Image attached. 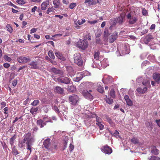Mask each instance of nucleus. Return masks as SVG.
<instances>
[{"mask_svg":"<svg viewBox=\"0 0 160 160\" xmlns=\"http://www.w3.org/2000/svg\"><path fill=\"white\" fill-rule=\"evenodd\" d=\"M23 139L27 145V149L30 150L31 153L32 152L31 147L32 143L34 141L33 137L31 136V133L30 132H28L24 135Z\"/></svg>","mask_w":160,"mask_h":160,"instance_id":"nucleus-1","label":"nucleus"},{"mask_svg":"<svg viewBox=\"0 0 160 160\" xmlns=\"http://www.w3.org/2000/svg\"><path fill=\"white\" fill-rule=\"evenodd\" d=\"M74 62L78 66H81L82 65L83 61L81 57V54L79 53H76L74 55Z\"/></svg>","mask_w":160,"mask_h":160,"instance_id":"nucleus-2","label":"nucleus"},{"mask_svg":"<svg viewBox=\"0 0 160 160\" xmlns=\"http://www.w3.org/2000/svg\"><path fill=\"white\" fill-rule=\"evenodd\" d=\"M88 46V43L87 41L85 40L80 39L77 42V46L78 48L83 50H85Z\"/></svg>","mask_w":160,"mask_h":160,"instance_id":"nucleus-3","label":"nucleus"},{"mask_svg":"<svg viewBox=\"0 0 160 160\" xmlns=\"http://www.w3.org/2000/svg\"><path fill=\"white\" fill-rule=\"evenodd\" d=\"M92 92V91L89 90L88 91L87 90H84L82 92L83 96L89 100H92L93 99V97L91 92Z\"/></svg>","mask_w":160,"mask_h":160,"instance_id":"nucleus-4","label":"nucleus"},{"mask_svg":"<svg viewBox=\"0 0 160 160\" xmlns=\"http://www.w3.org/2000/svg\"><path fill=\"white\" fill-rule=\"evenodd\" d=\"M124 18L123 16L120 15L118 18H114L113 21L112 22V25H115L117 24H119V25H122L123 23V19Z\"/></svg>","mask_w":160,"mask_h":160,"instance_id":"nucleus-5","label":"nucleus"},{"mask_svg":"<svg viewBox=\"0 0 160 160\" xmlns=\"http://www.w3.org/2000/svg\"><path fill=\"white\" fill-rule=\"evenodd\" d=\"M17 59L19 62L22 64L26 63L31 60L29 56L26 57L23 56L18 57Z\"/></svg>","mask_w":160,"mask_h":160,"instance_id":"nucleus-6","label":"nucleus"},{"mask_svg":"<svg viewBox=\"0 0 160 160\" xmlns=\"http://www.w3.org/2000/svg\"><path fill=\"white\" fill-rule=\"evenodd\" d=\"M62 83H64L65 84H69L68 86V89L69 91L71 92H74L76 90V88L75 87L72 85V84H70V81H60Z\"/></svg>","mask_w":160,"mask_h":160,"instance_id":"nucleus-7","label":"nucleus"},{"mask_svg":"<svg viewBox=\"0 0 160 160\" xmlns=\"http://www.w3.org/2000/svg\"><path fill=\"white\" fill-rule=\"evenodd\" d=\"M79 99L78 97L75 95L70 96L69 98V101L73 105L77 104Z\"/></svg>","mask_w":160,"mask_h":160,"instance_id":"nucleus-8","label":"nucleus"},{"mask_svg":"<svg viewBox=\"0 0 160 160\" xmlns=\"http://www.w3.org/2000/svg\"><path fill=\"white\" fill-rule=\"evenodd\" d=\"M127 18L129 19L128 22L130 24H133L137 22L138 18L137 17L132 16L130 13H129L127 15Z\"/></svg>","mask_w":160,"mask_h":160,"instance_id":"nucleus-9","label":"nucleus"},{"mask_svg":"<svg viewBox=\"0 0 160 160\" xmlns=\"http://www.w3.org/2000/svg\"><path fill=\"white\" fill-rule=\"evenodd\" d=\"M102 152L106 154H109L112 152V150L111 148L108 146L106 145L103 146L101 149Z\"/></svg>","mask_w":160,"mask_h":160,"instance_id":"nucleus-10","label":"nucleus"},{"mask_svg":"<svg viewBox=\"0 0 160 160\" xmlns=\"http://www.w3.org/2000/svg\"><path fill=\"white\" fill-rule=\"evenodd\" d=\"M50 141L51 140L50 138H47L43 142V145L45 148L48 149H51V146L50 144Z\"/></svg>","mask_w":160,"mask_h":160,"instance_id":"nucleus-11","label":"nucleus"},{"mask_svg":"<svg viewBox=\"0 0 160 160\" xmlns=\"http://www.w3.org/2000/svg\"><path fill=\"white\" fill-rule=\"evenodd\" d=\"M153 39V36L151 34L147 35L143 39V42L146 44H147Z\"/></svg>","mask_w":160,"mask_h":160,"instance_id":"nucleus-12","label":"nucleus"},{"mask_svg":"<svg viewBox=\"0 0 160 160\" xmlns=\"http://www.w3.org/2000/svg\"><path fill=\"white\" fill-rule=\"evenodd\" d=\"M51 71L53 73L59 75L60 77H62L63 75V72L62 71L57 69L55 68H52L51 69Z\"/></svg>","mask_w":160,"mask_h":160,"instance_id":"nucleus-13","label":"nucleus"},{"mask_svg":"<svg viewBox=\"0 0 160 160\" xmlns=\"http://www.w3.org/2000/svg\"><path fill=\"white\" fill-rule=\"evenodd\" d=\"M36 123L37 126L40 128H43L46 125L42 119H39L37 120Z\"/></svg>","mask_w":160,"mask_h":160,"instance_id":"nucleus-14","label":"nucleus"},{"mask_svg":"<svg viewBox=\"0 0 160 160\" xmlns=\"http://www.w3.org/2000/svg\"><path fill=\"white\" fill-rule=\"evenodd\" d=\"M54 91L55 92L60 94H63L64 93V90L61 87L57 86L54 89Z\"/></svg>","mask_w":160,"mask_h":160,"instance_id":"nucleus-15","label":"nucleus"},{"mask_svg":"<svg viewBox=\"0 0 160 160\" xmlns=\"http://www.w3.org/2000/svg\"><path fill=\"white\" fill-rule=\"evenodd\" d=\"M46 125L47 123H52V121L51 118L47 116H45L42 119Z\"/></svg>","mask_w":160,"mask_h":160,"instance_id":"nucleus-16","label":"nucleus"},{"mask_svg":"<svg viewBox=\"0 0 160 160\" xmlns=\"http://www.w3.org/2000/svg\"><path fill=\"white\" fill-rule=\"evenodd\" d=\"M124 99L126 101L127 105L129 106H131L132 105L133 102L129 98V96L128 95H125L124 96Z\"/></svg>","mask_w":160,"mask_h":160,"instance_id":"nucleus-17","label":"nucleus"},{"mask_svg":"<svg viewBox=\"0 0 160 160\" xmlns=\"http://www.w3.org/2000/svg\"><path fill=\"white\" fill-rule=\"evenodd\" d=\"M147 89L146 87H145L143 89L141 88H137L136 90L139 93L144 94L147 92Z\"/></svg>","mask_w":160,"mask_h":160,"instance_id":"nucleus-18","label":"nucleus"},{"mask_svg":"<svg viewBox=\"0 0 160 160\" xmlns=\"http://www.w3.org/2000/svg\"><path fill=\"white\" fill-rule=\"evenodd\" d=\"M55 55L58 58L63 61H65L66 60V58L62 56V54L60 52H56L55 53Z\"/></svg>","mask_w":160,"mask_h":160,"instance_id":"nucleus-19","label":"nucleus"},{"mask_svg":"<svg viewBox=\"0 0 160 160\" xmlns=\"http://www.w3.org/2000/svg\"><path fill=\"white\" fill-rule=\"evenodd\" d=\"M49 2L48 0H47L46 2H43L41 5V9L42 10H44L46 9L48 5L49 4Z\"/></svg>","mask_w":160,"mask_h":160,"instance_id":"nucleus-20","label":"nucleus"},{"mask_svg":"<svg viewBox=\"0 0 160 160\" xmlns=\"http://www.w3.org/2000/svg\"><path fill=\"white\" fill-rule=\"evenodd\" d=\"M151 151L152 153L155 155H158L159 153V151L155 146H153L152 148Z\"/></svg>","mask_w":160,"mask_h":160,"instance_id":"nucleus-21","label":"nucleus"},{"mask_svg":"<svg viewBox=\"0 0 160 160\" xmlns=\"http://www.w3.org/2000/svg\"><path fill=\"white\" fill-rule=\"evenodd\" d=\"M29 65L31 66V68L36 69L38 68V62H37L32 61L29 63Z\"/></svg>","mask_w":160,"mask_h":160,"instance_id":"nucleus-22","label":"nucleus"},{"mask_svg":"<svg viewBox=\"0 0 160 160\" xmlns=\"http://www.w3.org/2000/svg\"><path fill=\"white\" fill-rule=\"evenodd\" d=\"M152 77L154 80H160V74L158 72L154 73Z\"/></svg>","mask_w":160,"mask_h":160,"instance_id":"nucleus-23","label":"nucleus"},{"mask_svg":"<svg viewBox=\"0 0 160 160\" xmlns=\"http://www.w3.org/2000/svg\"><path fill=\"white\" fill-rule=\"evenodd\" d=\"M131 142L132 143L136 144L139 143V141L138 139L135 137H133L131 140Z\"/></svg>","mask_w":160,"mask_h":160,"instance_id":"nucleus-24","label":"nucleus"},{"mask_svg":"<svg viewBox=\"0 0 160 160\" xmlns=\"http://www.w3.org/2000/svg\"><path fill=\"white\" fill-rule=\"evenodd\" d=\"M123 48L124 49V50L126 52V54H128L130 52V49L128 46V44H125L124 45Z\"/></svg>","mask_w":160,"mask_h":160,"instance_id":"nucleus-25","label":"nucleus"},{"mask_svg":"<svg viewBox=\"0 0 160 160\" xmlns=\"http://www.w3.org/2000/svg\"><path fill=\"white\" fill-rule=\"evenodd\" d=\"M53 4L54 5V7L55 8H59L60 5L59 0H53Z\"/></svg>","mask_w":160,"mask_h":160,"instance_id":"nucleus-26","label":"nucleus"},{"mask_svg":"<svg viewBox=\"0 0 160 160\" xmlns=\"http://www.w3.org/2000/svg\"><path fill=\"white\" fill-rule=\"evenodd\" d=\"M104 100L107 103H108L109 104H112L113 102V100L111 98L107 97V96H106V98H104Z\"/></svg>","mask_w":160,"mask_h":160,"instance_id":"nucleus-27","label":"nucleus"},{"mask_svg":"<svg viewBox=\"0 0 160 160\" xmlns=\"http://www.w3.org/2000/svg\"><path fill=\"white\" fill-rule=\"evenodd\" d=\"M39 108L38 107H32L31 108L30 112L32 114H36V112L38 111Z\"/></svg>","mask_w":160,"mask_h":160,"instance_id":"nucleus-28","label":"nucleus"},{"mask_svg":"<svg viewBox=\"0 0 160 160\" xmlns=\"http://www.w3.org/2000/svg\"><path fill=\"white\" fill-rule=\"evenodd\" d=\"M115 91L113 89H111L110 92V96L112 98L115 97Z\"/></svg>","mask_w":160,"mask_h":160,"instance_id":"nucleus-29","label":"nucleus"},{"mask_svg":"<svg viewBox=\"0 0 160 160\" xmlns=\"http://www.w3.org/2000/svg\"><path fill=\"white\" fill-rule=\"evenodd\" d=\"M26 143L24 141L23 139L22 141H19L18 144V146L19 147L21 148H24L25 146V143Z\"/></svg>","mask_w":160,"mask_h":160,"instance_id":"nucleus-30","label":"nucleus"},{"mask_svg":"<svg viewBox=\"0 0 160 160\" xmlns=\"http://www.w3.org/2000/svg\"><path fill=\"white\" fill-rule=\"evenodd\" d=\"M48 55L49 57L52 59H54L55 58L54 53L52 50H50L48 52Z\"/></svg>","mask_w":160,"mask_h":160,"instance_id":"nucleus-31","label":"nucleus"},{"mask_svg":"<svg viewBox=\"0 0 160 160\" xmlns=\"http://www.w3.org/2000/svg\"><path fill=\"white\" fill-rule=\"evenodd\" d=\"M112 78L110 76L107 75L104 76L102 80H110L112 79Z\"/></svg>","mask_w":160,"mask_h":160,"instance_id":"nucleus-32","label":"nucleus"},{"mask_svg":"<svg viewBox=\"0 0 160 160\" xmlns=\"http://www.w3.org/2000/svg\"><path fill=\"white\" fill-rule=\"evenodd\" d=\"M12 152L13 153V155L15 156H16L19 153L17 149L15 146L12 149Z\"/></svg>","mask_w":160,"mask_h":160,"instance_id":"nucleus-33","label":"nucleus"},{"mask_svg":"<svg viewBox=\"0 0 160 160\" xmlns=\"http://www.w3.org/2000/svg\"><path fill=\"white\" fill-rule=\"evenodd\" d=\"M117 39V35H116L115 36L113 37L112 36L109 39V42L110 43H112L116 39Z\"/></svg>","mask_w":160,"mask_h":160,"instance_id":"nucleus-34","label":"nucleus"},{"mask_svg":"<svg viewBox=\"0 0 160 160\" xmlns=\"http://www.w3.org/2000/svg\"><path fill=\"white\" fill-rule=\"evenodd\" d=\"M97 91L100 93H103L104 92V89L101 86H98L97 88Z\"/></svg>","mask_w":160,"mask_h":160,"instance_id":"nucleus-35","label":"nucleus"},{"mask_svg":"<svg viewBox=\"0 0 160 160\" xmlns=\"http://www.w3.org/2000/svg\"><path fill=\"white\" fill-rule=\"evenodd\" d=\"M100 52L99 51L96 52L94 54V57L95 59L97 60L99 58V55Z\"/></svg>","mask_w":160,"mask_h":160,"instance_id":"nucleus-36","label":"nucleus"},{"mask_svg":"<svg viewBox=\"0 0 160 160\" xmlns=\"http://www.w3.org/2000/svg\"><path fill=\"white\" fill-rule=\"evenodd\" d=\"M149 160H160V158L157 156H152L150 157Z\"/></svg>","mask_w":160,"mask_h":160,"instance_id":"nucleus-37","label":"nucleus"},{"mask_svg":"<svg viewBox=\"0 0 160 160\" xmlns=\"http://www.w3.org/2000/svg\"><path fill=\"white\" fill-rule=\"evenodd\" d=\"M39 103V101L38 100H35L33 102L31 103V104L33 106H36Z\"/></svg>","mask_w":160,"mask_h":160,"instance_id":"nucleus-38","label":"nucleus"},{"mask_svg":"<svg viewBox=\"0 0 160 160\" xmlns=\"http://www.w3.org/2000/svg\"><path fill=\"white\" fill-rule=\"evenodd\" d=\"M102 122H96V124L99 128L100 129L102 130L104 128V125L102 124Z\"/></svg>","mask_w":160,"mask_h":160,"instance_id":"nucleus-39","label":"nucleus"},{"mask_svg":"<svg viewBox=\"0 0 160 160\" xmlns=\"http://www.w3.org/2000/svg\"><path fill=\"white\" fill-rule=\"evenodd\" d=\"M84 40L86 41L87 40H91V36L90 33H88L85 35V39Z\"/></svg>","mask_w":160,"mask_h":160,"instance_id":"nucleus-40","label":"nucleus"},{"mask_svg":"<svg viewBox=\"0 0 160 160\" xmlns=\"http://www.w3.org/2000/svg\"><path fill=\"white\" fill-rule=\"evenodd\" d=\"M16 137L15 135L13 136L10 140V142L11 145L12 146L13 145L14 140L15 139Z\"/></svg>","mask_w":160,"mask_h":160,"instance_id":"nucleus-41","label":"nucleus"},{"mask_svg":"<svg viewBox=\"0 0 160 160\" xmlns=\"http://www.w3.org/2000/svg\"><path fill=\"white\" fill-rule=\"evenodd\" d=\"M77 6V4L76 3L72 2L69 5V8L71 9H73Z\"/></svg>","mask_w":160,"mask_h":160,"instance_id":"nucleus-42","label":"nucleus"},{"mask_svg":"<svg viewBox=\"0 0 160 160\" xmlns=\"http://www.w3.org/2000/svg\"><path fill=\"white\" fill-rule=\"evenodd\" d=\"M96 42L97 44H98L101 45L102 44V42L99 38H96Z\"/></svg>","mask_w":160,"mask_h":160,"instance_id":"nucleus-43","label":"nucleus"},{"mask_svg":"<svg viewBox=\"0 0 160 160\" xmlns=\"http://www.w3.org/2000/svg\"><path fill=\"white\" fill-rule=\"evenodd\" d=\"M16 2L20 5H23L26 3V2L23 0H17L16 1Z\"/></svg>","mask_w":160,"mask_h":160,"instance_id":"nucleus-44","label":"nucleus"},{"mask_svg":"<svg viewBox=\"0 0 160 160\" xmlns=\"http://www.w3.org/2000/svg\"><path fill=\"white\" fill-rule=\"evenodd\" d=\"M142 84L146 86L150 85V81H145V82H142Z\"/></svg>","mask_w":160,"mask_h":160,"instance_id":"nucleus-45","label":"nucleus"},{"mask_svg":"<svg viewBox=\"0 0 160 160\" xmlns=\"http://www.w3.org/2000/svg\"><path fill=\"white\" fill-rule=\"evenodd\" d=\"M96 122H102V119L97 116H96Z\"/></svg>","mask_w":160,"mask_h":160,"instance_id":"nucleus-46","label":"nucleus"},{"mask_svg":"<svg viewBox=\"0 0 160 160\" xmlns=\"http://www.w3.org/2000/svg\"><path fill=\"white\" fill-rule=\"evenodd\" d=\"M7 28H8L7 30L10 32L11 33L12 31V29L10 25L9 24H8L7 26Z\"/></svg>","mask_w":160,"mask_h":160,"instance_id":"nucleus-47","label":"nucleus"},{"mask_svg":"<svg viewBox=\"0 0 160 160\" xmlns=\"http://www.w3.org/2000/svg\"><path fill=\"white\" fill-rule=\"evenodd\" d=\"M142 13L144 16H147L148 14L147 11L146 10L145 8H143L142 9Z\"/></svg>","mask_w":160,"mask_h":160,"instance_id":"nucleus-48","label":"nucleus"},{"mask_svg":"<svg viewBox=\"0 0 160 160\" xmlns=\"http://www.w3.org/2000/svg\"><path fill=\"white\" fill-rule=\"evenodd\" d=\"M4 59L8 62H10L12 60V59L11 58L9 57L7 55H4Z\"/></svg>","mask_w":160,"mask_h":160,"instance_id":"nucleus-49","label":"nucleus"},{"mask_svg":"<svg viewBox=\"0 0 160 160\" xmlns=\"http://www.w3.org/2000/svg\"><path fill=\"white\" fill-rule=\"evenodd\" d=\"M85 22V19H82L81 20H78L77 21L79 25H81Z\"/></svg>","mask_w":160,"mask_h":160,"instance_id":"nucleus-50","label":"nucleus"},{"mask_svg":"<svg viewBox=\"0 0 160 160\" xmlns=\"http://www.w3.org/2000/svg\"><path fill=\"white\" fill-rule=\"evenodd\" d=\"M104 36L105 37H107L109 35V33L107 29L105 28L104 32Z\"/></svg>","mask_w":160,"mask_h":160,"instance_id":"nucleus-51","label":"nucleus"},{"mask_svg":"<svg viewBox=\"0 0 160 160\" xmlns=\"http://www.w3.org/2000/svg\"><path fill=\"white\" fill-rule=\"evenodd\" d=\"M97 3L96 1L92 0L88 3V4L89 5H94Z\"/></svg>","mask_w":160,"mask_h":160,"instance_id":"nucleus-52","label":"nucleus"},{"mask_svg":"<svg viewBox=\"0 0 160 160\" xmlns=\"http://www.w3.org/2000/svg\"><path fill=\"white\" fill-rule=\"evenodd\" d=\"M149 62L148 61H145L143 62L142 64V66L144 67L146 66V65L149 64Z\"/></svg>","mask_w":160,"mask_h":160,"instance_id":"nucleus-53","label":"nucleus"},{"mask_svg":"<svg viewBox=\"0 0 160 160\" xmlns=\"http://www.w3.org/2000/svg\"><path fill=\"white\" fill-rule=\"evenodd\" d=\"M106 119L107 120V121L109 123H111L112 122V121L111 118L108 116H106Z\"/></svg>","mask_w":160,"mask_h":160,"instance_id":"nucleus-54","label":"nucleus"},{"mask_svg":"<svg viewBox=\"0 0 160 160\" xmlns=\"http://www.w3.org/2000/svg\"><path fill=\"white\" fill-rule=\"evenodd\" d=\"M74 148V146L71 143L70 144L69 147V149L70 151V152H72V151L73 150Z\"/></svg>","mask_w":160,"mask_h":160,"instance_id":"nucleus-55","label":"nucleus"},{"mask_svg":"<svg viewBox=\"0 0 160 160\" xmlns=\"http://www.w3.org/2000/svg\"><path fill=\"white\" fill-rule=\"evenodd\" d=\"M51 147L50 150L57 149V146L55 144L51 146Z\"/></svg>","mask_w":160,"mask_h":160,"instance_id":"nucleus-56","label":"nucleus"},{"mask_svg":"<svg viewBox=\"0 0 160 160\" xmlns=\"http://www.w3.org/2000/svg\"><path fill=\"white\" fill-rule=\"evenodd\" d=\"M3 66L5 68H8L10 66V64L8 63H4L3 65Z\"/></svg>","mask_w":160,"mask_h":160,"instance_id":"nucleus-57","label":"nucleus"},{"mask_svg":"<svg viewBox=\"0 0 160 160\" xmlns=\"http://www.w3.org/2000/svg\"><path fill=\"white\" fill-rule=\"evenodd\" d=\"M1 108H2L6 105V103L5 102H1Z\"/></svg>","mask_w":160,"mask_h":160,"instance_id":"nucleus-58","label":"nucleus"},{"mask_svg":"<svg viewBox=\"0 0 160 160\" xmlns=\"http://www.w3.org/2000/svg\"><path fill=\"white\" fill-rule=\"evenodd\" d=\"M53 10V8H49L47 11V13L48 14H49V12L52 11Z\"/></svg>","mask_w":160,"mask_h":160,"instance_id":"nucleus-59","label":"nucleus"},{"mask_svg":"<svg viewBox=\"0 0 160 160\" xmlns=\"http://www.w3.org/2000/svg\"><path fill=\"white\" fill-rule=\"evenodd\" d=\"M37 28H33L31 30L30 33H32L36 32L37 30Z\"/></svg>","mask_w":160,"mask_h":160,"instance_id":"nucleus-60","label":"nucleus"},{"mask_svg":"<svg viewBox=\"0 0 160 160\" xmlns=\"http://www.w3.org/2000/svg\"><path fill=\"white\" fill-rule=\"evenodd\" d=\"M119 133L118 132L117 130H116L115 132L113 133V135L114 136L117 137L118 136Z\"/></svg>","mask_w":160,"mask_h":160,"instance_id":"nucleus-61","label":"nucleus"},{"mask_svg":"<svg viewBox=\"0 0 160 160\" xmlns=\"http://www.w3.org/2000/svg\"><path fill=\"white\" fill-rule=\"evenodd\" d=\"M38 129H39L36 126L33 128V132H37Z\"/></svg>","mask_w":160,"mask_h":160,"instance_id":"nucleus-62","label":"nucleus"},{"mask_svg":"<svg viewBox=\"0 0 160 160\" xmlns=\"http://www.w3.org/2000/svg\"><path fill=\"white\" fill-rule=\"evenodd\" d=\"M37 11L39 13V16L41 17L42 16V11L41 9L39 8H38Z\"/></svg>","mask_w":160,"mask_h":160,"instance_id":"nucleus-63","label":"nucleus"},{"mask_svg":"<svg viewBox=\"0 0 160 160\" xmlns=\"http://www.w3.org/2000/svg\"><path fill=\"white\" fill-rule=\"evenodd\" d=\"M74 22H75V25H74L75 27L77 29H79L80 26L78 25L77 24L76 21H75Z\"/></svg>","mask_w":160,"mask_h":160,"instance_id":"nucleus-64","label":"nucleus"}]
</instances>
